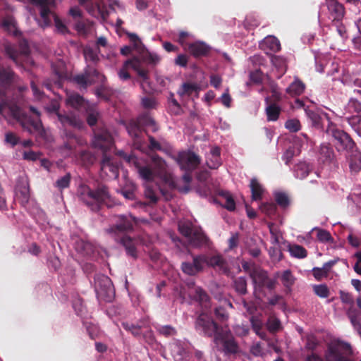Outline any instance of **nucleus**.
I'll use <instances>...</instances> for the list:
<instances>
[{"instance_id": "nucleus-10", "label": "nucleus", "mask_w": 361, "mask_h": 361, "mask_svg": "<svg viewBox=\"0 0 361 361\" xmlns=\"http://www.w3.org/2000/svg\"><path fill=\"white\" fill-rule=\"evenodd\" d=\"M224 327L219 325L210 315L204 312L200 313L195 322V329L197 331L204 336L214 339L218 333L221 332V329Z\"/></svg>"}, {"instance_id": "nucleus-9", "label": "nucleus", "mask_w": 361, "mask_h": 361, "mask_svg": "<svg viewBox=\"0 0 361 361\" xmlns=\"http://www.w3.org/2000/svg\"><path fill=\"white\" fill-rule=\"evenodd\" d=\"M353 354L352 346L349 343L338 340L328 346L325 361H353Z\"/></svg>"}, {"instance_id": "nucleus-15", "label": "nucleus", "mask_w": 361, "mask_h": 361, "mask_svg": "<svg viewBox=\"0 0 361 361\" xmlns=\"http://www.w3.org/2000/svg\"><path fill=\"white\" fill-rule=\"evenodd\" d=\"M20 80V78L10 67L0 68V97L7 94L11 86L18 84Z\"/></svg>"}, {"instance_id": "nucleus-38", "label": "nucleus", "mask_w": 361, "mask_h": 361, "mask_svg": "<svg viewBox=\"0 0 361 361\" xmlns=\"http://www.w3.org/2000/svg\"><path fill=\"white\" fill-rule=\"evenodd\" d=\"M74 27L78 34L86 35L91 30L92 23L88 20L80 18L75 21Z\"/></svg>"}, {"instance_id": "nucleus-11", "label": "nucleus", "mask_w": 361, "mask_h": 361, "mask_svg": "<svg viewBox=\"0 0 361 361\" xmlns=\"http://www.w3.org/2000/svg\"><path fill=\"white\" fill-rule=\"evenodd\" d=\"M214 342L216 345H221V350L226 355H235L240 351L238 342L227 326L221 329V332L215 336Z\"/></svg>"}, {"instance_id": "nucleus-53", "label": "nucleus", "mask_w": 361, "mask_h": 361, "mask_svg": "<svg viewBox=\"0 0 361 361\" xmlns=\"http://www.w3.org/2000/svg\"><path fill=\"white\" fill-rule=\"evenodd\" d=\"M157 332L165 337L173 336L176 334V330L171 325L158 326L156 328Z\"/></svg>"}, {"instance_id": "nucleus-59", "label": "nucleus", "mask_w": 361, "mask_h": 361, "mask_svg": "<svg viewBox=\"0 0 361 361\" xmlns=\"http://www.w3.org/2000/svg\"><path fill=\"white\" fill-rule=\"evenodd\" d=\"M261 210L266 214L271 216L276 214L277 207L274 202H266L262 204Z\"/></svg>"}, {"instance_id": "nucleus-25", "label": "nucleus", "mask_w": 361, "mask_h": 361, "mask_svg": "<svg viewBox=\"0 0 361 361\" xmlns=\"http://www.w3.org/2000/svg\"><path fill=\"white\" fill-rule=\"evenodd\" d=\"M189 244L193 247H200L207 245L208 238L200 228H195L191 235L188 238Z\"/></svg>"}, {"instance_id": "nucleus-48", "label": "nucleus", "mask_w": 361, "mask_h": 361, "mask_svg": "<svg viewBox=\"0 0 361 361\" xmlns=\"http://www.w3.org/2000/svg\"><path fill=\"white\" fill-rule=\"evenodd\" d=\"M313 291L316 295L322 298H326L330 295V290L326 284L314 285Z\"/></svg>"}, {"instance_id": "nucleus-28", "label": "nucleus", "mask_w": 361, "mask_h": 361, "mask_svg": "<svg viewBox=\"0 0 361 361\" xmlns=\"http://www.w3.org/2000/svg\"><path fill=\"white\" fill-rule=\"evenodd\" d=\"M350 171L357 173L361 170V152L355 148L347 153Z\"/></svg>"}, {"instance_id": "nucleus-35", "label": "nucleus", "mask_w": 361, "mask_h": 361, "mask_svg": "<svg viewBox=\"0 0 361 361\" xmlns=\"http://www.w3.org/2000/svg\"><path fill=\"white\" fill-rule=\"evenodd\" d=\"M335 158L333 148L329 144H322L319 150V159L324 163H331Z\"/></svg>"}, {"instance_id": "nucleus-58", "label": "nucleus", "mask_w": 361, "mask_h": 361, "mask_svg": "<svg viewBox=\"0 0 361 361\" xmlns=\"http://www.w3.org/2000/svg\"><path fill=\"white\" fill-rule=\"evenodd\" d=\"M60 104L57 99H51L45 106V109L49 114H55L58 116L59 112Z\"/></svg>"}, {"instance_id": "nucleus-12", "label": "nucleus", "mask_w": 361, "mask_h": 361, "mask_svg": "<svg viewBox=\"0 0 361 361\" xmlns=\"http://www.w3.org/2000/svg\"><path fill=\"white\" fill-rule=\"evenodd\" d=\"M92 145L94 148L101 149L104 154H106V152L114 147V138L106 128H97L94 130Z\"/></svg>"}, {"instance_id": "nucleus-41", "label": "nucleus", "mask_w": 361, "mask_h": 361, "mask_svg": "<svg viewBox=\"0 0 361 361\" xmlns=\"http://www.w3.org/2000/svg\"><path fill=\"white\" fill-rule=\"evenodd\" d=\"M84 102V98L78 93L68 94L66 98V104L75 109L82 106Z\"/></svg>"}, {"instance_id": "nucleus-61", "label": "nucleus", "mask_w": 361, "mask_h": 361, "mask_svg": "<svg viewBox=\"0 0 361 361\" xmlns=\"http://www.w3.org/2000/svg\"><path fill=\"white\" fill-rule=\"evenodd\" d=\"M127 35L133 44V48L137 51L142 50L143 44L139 37L135 33H128Z\"/></svg>"}, {"instance_id": "nucleus-2", "label": "nucleus", "mask_w": 361, "mask_h": 361, "mask_svg": "<svg viewBox=\"0 0 361 361\" xmlns=\"http://www.w3.org/2000/svg\"><path fill=\"white\" fill-rule=\"evenodd\" d=\"M78 195L80 200L92 210H98L101 204L109 207L111 195L104 185H99L95 190H92L88 185L81 184L78 189Z\"/></svg>"}, {"instance_id": "nucleus-8", "label": "nucleus", "mask_w": 361, "mask_h": 361, "mask_svg": "<svg viewBox=\"0 0 361 361\" xmlns=\"http://www.w3.org/2000/svg\"><path fill=\"white\" fill-rule=\"evenodd\" d=\"M127 161L135 165L140 176L146 181H152L157 175L161 173L165 170L166 166L165 161L158 156L152 158V164L145 166H141L137 161L135 156H128Z\"/></svg>"}, {"instance_id": "nucleus-30", "label": "nucleus", "mask_w": 361, "mask_h": 361, "mask_svg": "<svg viewBox=\"0 0 361 361\" xmlns=\"http://www.w3.org/2000/svg\"><path fill=\"white\" fill-rule=\"evenodd\" d=\"M353 94L354 97L348 103V109L349 111L356 113L355 116H361V90H354Z\"/></svg>"}, {"instance_id": "nucleus-45", "label": "nucleus", "mask_w": 361, "mask_h": 361, "mask_svg": "<svg viewBox=\"0 0 361 361\" xmlns=\"http://www.w3.org/2000/svg\"><path fill=\"white\" fill-rule=\"evenodd\" d=\"M345 119L354 131L361 137V116H348Z\"/></svg>"}, {"instance_id": "nucleus-27", "label": "nucleus", "mask_w": 361, "mask_h": 361, "mask_svg": "<svg viewBox=\"0 0 361 361\" xmlns=\"http://www.w3.org/2000/svg\"><path fill=\"white\" fill-rule=\"evenodd\" d=\"M95 290L96 291L102 295L104 291L107 295L113 293V284L111 279L106 276H99L95 279Z\"/></svg>"}, {"instance_id": "nucleus-63", "label": "nucleus", "mask_w": 361, "mask_h": 361, "mask_svg": "<svg viewBox=\"0 0 361 361\" xmlns=\"http://www.w3.org/2000/svg\"><path fill=\"white\" fill-rule=\"evenodd\" d=\"M250 322L254 331H259L263 327V322L258 316L252 315L250 318Z\"/></svg>"}, {"instance_id": "nucleus-40", "label": "nucleus", "mask_w": 361, "mask_h": 361, "mask_svg": "<svg viewBox=\"0 0 361 361\" xmlns=\"http://www.w3.org/2000/svg\"><path fill=\"white\" fill-rule=\"evenodd\" d=\"M247 279L245 277L240 276L233 279V287L235 292L240 295H245L247 293Z\"/></svg>"}, {"instance_id": "nucleus-16", "label": "nucleus", "mask_w": 361, "mask_h": 361, "mask_svg": "<svg viewBox=\"0 0 361 361\" xmlns=\"http://www.w3.org/2000/svg\"><path fill=\"white\" fill-rule=\"evenodd\" d=\"M176 161L182 170L192 171L200 164V158L192 152H180L178 154Z\"/></svg>"}, {"instance_id": "nucleus-5", "label": "nucleus", "mask_w": 361, "mask_h": 361, "mask_svg": "<svg viewBox=\"0 0 361 361\" xmlns=\"http://www.w3.org/2000/svg\"><path fill=\"white\" fill-rule=\"evenodd\" d=\"M31 2L40 8V17L39 25L42 27H46L51 24V18H54L56 31L62 35L69 32L66 25L61 19L51 11V7L55 4V0H30Z\"/></svg>"}, {"instance_id": "nucleus-6", "label": "nucleus", "mask_w": 361, "mask_h": 361, "mask_svg": "<svg viewBox=\"0 0 361 361\" xmlns=\"http://www.w3.org/2000/svg\"><path fill=\"white\" fill-rule=\"evenodd\" d=\"M160 57L159 55L154 53H151L149 51H147L141 59L137 57H134L131 59H128L125 62V66H127L128 65L130 66L134 71H135L140 78V86L146 92L145 84L146 82L149 80V70L146 68L144 66V63H147L148 65H152L153 66L158 64L160 61Z\"/></svg>"}, {"instance_id": "nucleus-18", "label": "nucleus", "mask_w": 361, "mask_h": 361, "mask_svg": "<svg viewBox=\"0 0 361 361\" xmlns=\"http://www.w3.org/2000/svg\"><path fill=\"white\" fill-rule=\"evenodd\" d=\"M192 262H183L181 263L182 271L188 276H195L202 272L204 268L205 257L200 255H192Z\"/></svg>"}, {"instance_id": "nucleus-34", "label": "nucleus", "mask_w": 361, "mask_h": 361, "mask_svg": "<svg viewBox=\"0 0 361 361\" xmlns=\"http://www.w3.org/2000/svg\"><path fill=\"white\" fill-rule=\"evenodd\" d=\"M1 27L11 35L18 36L19 31L16 27V21L12 16H6L1 23Z\"/></svg>"}, {"instance_id": "nucleus-26", "label": "nucleus", "mask_w": 361, "mask_h": 361, "mask_svg": "<svg viewBox=\"0 0 361 361\" xmlns=\"http://www.w3.org/2000/svg\"><path fill=\"white\" fill-rule=\"evenodd\" d=\"M186 50L194 57L197 58L207 56L210 51V47L203 42L197 41L190 43Z\"/></svg>"}, {"instance_id": "nucleus-24", "label": "nucleus", "mask_w": 361, "mask_h": 361, "mask_svg": "<svg viewBox=\"0 0 361 361\" xmlns=\"http://www.w3.org/2000/svg\"><path fill=\"white\" fill-rule=\"evenodd\" d=\"M116 240L118 241L126 249V253L128 256L133 259H137V252L136 249L135 239L130 237L128 235H123L121 237L115 238Z\"/></svg>"}, {"instance_id": "nucleus-60", "label": "nucleus", "mask_w": 361, "mask_h": 361, "mask_svg": "<svg viewBox=\"0 0 361 361\" xmlns=\"http://www.w3.org/2000/svg\"><path fill=\"white\" fill-rule=\"evenodd\" d=\"M285 127L290 132L295 133L300 129L301 125L298 119H289L285 123Z\"/></svg>"}, {"instance_id": "nucleus-20", "label": "nucleus", "mask_w": 361, "mask_h": 361, "mask_svg": "<svg viewBox=\"0 0 361 361\" xmlns=\"http://www.w3.org/2000/svg\"><path fill=\"white\" fill-rule=\"evenodd\" d=\"M326 6L329 11V18L331 23L342 21L345 13L343 5L336 0H326Z\"/></svg>"}, {"instance_id": "nucleus-13", "label": "nucleus", "mask_w": 361, "mask_h": 361, "mask_svg": "<svg viewBox=\"0 0 361 361\" xmlns=\"http://www.w3.org/2000/svg\"><path fill=\"white\" fill-rule=\"evenodd\" d=\"M255 290H262L264 288L272 290L276 288V280L269 277L267 271L262 269H255L250 273Z\"/></svg>"}, {"instance_id": "nucleus-29", "label": "nucleus", "mask_w": 361, "mask_h": 361, "mask_svg": "<svg viewBox=\"0 0 361 361\" xmlns=\"http://www.w3.org/2000/svg\"><path fill=\"white\" fill-rule=\"evenodd\" d=\"M282 112V108L279 104L271 102L266 104L265 114L269 122H275L279 120Z\"/></svg>"}, {"instance_id": "nucleus-19", "label": "nucleus", "mask_w": 361, "mask_h": 361, "mask_svg": "<svg viewBox=\"0 0 361 361\" xmlns=\"http://www.w3.org/2000/svg\"><path fill=\"white\" fill-rule=\"evenodd\" d=\"M6 51L10 59H11L17 66H20V55L27 56L30 54V47L28 42L25 39H21L18 44V49H16L12 47H7Z\"/></svg>"}, {"instance_id": "nucleus-4", "label": "nucleus", "mask_w": 361, "mask_h": 361, "mask_svg": "<svg viewBox=\"0 0 361 361\" xmlns=\"http://www.w3.org/2000/svg\"><path fill=\"white\" fill-rule=\"evenodd\" d=\"M338 295L342 304L346 306L347 317L361 336V295L355 299L352 293L343 290H339Z\"/></svg>"}, {"instance_id": "nucleus-42", "label": "nucleus", "mask_w": 361, "mask_h": 361, "mask_svg": "<svg viewBox=\"0 0 361 361\" xmlns=\"http://www.w3.org/2000/svg\"><path fill=\"white\" fill-rule=\"evenodd\" d=\"M267 328L270 333L275 334L282 329V324L279 319L271 315L267 319Z\"/></svg>"}, {"instance_id": "nucleus-33", "label": "nucleus", "mask_w": 361, "mask_h": 361, "mask_svg": "<svg viewBox=\"0 0 361 361\" xmlns=\"http://www.w3.org/2000/svg\"><path fill=\"white\" fill-rule=\"evenodd\" d=\"M305 89V83L298 78H295L286 88V92L291 97H297L302 94Z\"/></svg>"}, {"instance_id": "nucleus-57", "label": "nucleus", "mask_w": 361, "mask_h": 361, "mask_svg": "<svg viewBox=\"0 0 361 361\" xmlns=\"http://www.w3.org/2000/svg\"><path fill=\"white\" fill-rule=\"evenodd\" d=\"M317 238L322 243H332L334 241L331 233L324 229H318Z\"/></svg>"}, {"instance_id": "nucleus-51", "label": "nucleus", "mask_w": 361, "mask_h": 361, "mask_svg": "<svg viewBox=\"0 0 361 361\" xmlns=\"http://www.w3.org/2000/svg\"><path fill=\"white\" fill-rule=\"evenodd\" d=\"M264 44L274 52L281 50V44L279 40L275 37H268L264 40Z\"/></svg>"}, {"instance_id": "nucleus-31", "label": "nucleus", "mask_w": 361, "mask_h": 361, "mask_svg": "<svg viewBox=\"0 0 361 361\" xmlns=\"http://www.w3.org/2000/svg\"><path fill=\"white\" fill-rule=\"evenodd\" d=\"M58 120L63 127L80 128L82 122L79 118L74 115L58 114Z\"/></svg>"}, {"instance_id": "nucleus-37", "label": "nucleus", "mask_w": 361, "mask_h": 361, "mask_svg": "<svg viewBox=\"0 0 361 361\" xmlns=\"http://www.w3.org/2000/svg\"><path fill=\"white\" fill-rule=\"evenodd\" d=\"M250 187L252 193V200L254 201L260 200L262 198L264 189L257 178H253L250 180Z\"/></svg>"}, {"instance_id": "nucleus-22", "label": "nucleus", "mask_w": 361, "mask_h": 361, "mask_svg": "<svg viewBox=\"0 0 361 361\" xmlns=\"http://www.w3.org/2000/svg\"><path fill=\"white\" fill-rule=\"evenodd\" d=\"M200 256H204L205 257L204 267L207 266L213 267L224 274H228L229 273V268L227 262L221 255L209 257L207 255L201 254Z\"/></svg>"}, {"instance_id": "nucleus-44", "label": "nucleus", "mask_w": 361, "mask_h": 361, "mask_svg": "<svg viewBox=\"0 0 361 361\" xmlns=\"http://www.w3.org/2000/svg\"><path fill=\"white\" fill-rule=\"evenodd\" d=\"M288 251L291 256L299 259L305 258L307 255V250L302 245L296 244L290 245L288 247Z\"/></svg>"}, {"instance_id": "nucleus-47", "label": "nucleus", "mask_w": 361, "mask_h": 361, "mask_svg": "<svg viewBox=\"0 0 361 361\" xmlns=\"http://www.w3.org/2000/svg\"><path fill=\"white\" fill-rule=\"evenodd\" d=\"M214 314L216 319L221 323L226 322L229 319V314L226 307L222 305L216 307L214 309Z\"/></svg>"}, {"instance_id": "nucleus-54", "label": "nucleus", "mask_w": 361, "mask_h": 361, "mask_svg": "<svg viewBox=\"0 0 361 361\" xmlns=\"http://www.w3.org/2000/svg\"><path fill=\"white\" fill-rule=\"evenodd\" d=\"M142 124L150 127L153 133L157 132L159 130V126L156 123L154 118L151 116L146 115L140 117Z\"/></svg>"}, {"instance_id": "nucleus-36", "label": "nucleus", "mask_w": 361, "mask_h": 361, "mask_svg": "<svg viewBox=\"0 0 361 361\" xmlns=\"http://www.w3.org/2000/svg\"><path fill=\"white\" fill-rule=\"evenodd\" d=\"M200 90L199 85L196 83L184 82L178 90L177 94L180 97L185 95L189 97L192 95L193 92H196L197 96Z\"/></svg>"}, {"instance_id": "nucleus-46", "label": "nucleus", "mask_w": 361, "mask_h": 361, "mask_svg": "<svg viewBox=\"0 0 361 361\" xmlns=\"http://www.w3.org/2000/svg\"><path fill=\"white\" fill-rule=\"evenodd\" d=\"M310 171V166L307 163L301 162L295 166V176L298 178L303 179L309 175Z\"/></svg>"}, {"instance_id": "nucleus-21", "label": "nucleus", "mask_w": 361, "mask_h": 361, "mask_svg": "<svg viewBox=\"0 0 361 361\" xmlns=\"http://www.w3.org/2000/svg\"><path fill=\"white\" fill-rule=\"evenodd\" d=\"M305 113L307 118L311 121L312 126L317 129L322 130L325 123H327V126L329 124H334L329 120L328 115L325 113H319L317 111L305 109Z\"/></svg>"}, {"instance_id": "nucleus-1", "label": "nucleus", "mask_w": 361, "mask_h": 361, "mask_svg": "<svg viewBox=\"0 0 361 361\" xmlns=\"http://www.w3.org/2000/svg\"><path fill=\"white\" fill-rule=\"evenodd\" d=\"M6 107L9 108L12 116L20 123L25 130H27L30 134L36 133L40 136L44 135V130L41 121L32 118L20 107L16 104H10L7 94L4 96V97H0V114H2Z\"/></svg>"}, {"instance_id": "nucleus-49", "label": "nucleus", "mask_w": 361, "mask_h": 361, "mask_svg": "<svg viewBox=\"0 0 361 361\" xmlns=\"http://www.w3.org/2000/svg\"><path fill=\"white\" fill-rule=\"evenodd\" d=\"M195 228H196V227H194L190 222H180L178 224V231L187 238L191 235Z\"/></svg>"}, {"instance_id": "nucleus-23", "label": "nucleus", "mask_w": 361, "mask_h": 361, "mask_svg": "<svg viewBox=\"0 0 361 361\" xmlns=\"http://www.w3.org/2000/svg\"><path fill=\"white\" fill-rule=\"evenodd\" d=\"M101 169L108 176L116 178L118 176V164L114 162L110 156L103 154Z\"/></svg>"}, {"instance_id": "nucleus-50", "label": "nucleus", "mask_w": 361, "mask_h": 361, "mask_svg": "<svg viewBox=\"0 0 361 361\" xmlns=\"http://www.w3.org/2000/svg\"><path fill=\"white\" fill-rule=\"evenodd\" d=\"M121 325L125 330L130 332L135 337H137L141 335L142 326L140 325L134 324L127 322H122Z\"/></svg>"}, {"instance_id": "nucleus-55", "label": "nucleus", "mask_w": 361, "mask_h": 361, "mask_svg": "<svg viewBox=\"0 0 361 361\" xmlns=\"http://www.w3.org/2000/svg\"><path fill=\"white\" fill-rule=\"evenodd\" d=\"M276 204L281 207L286 208L290 204L288 196L285 192H276L274 195Z\"/></svg>"}, {"instance_id": "nucleus-7", "label": "nucleus", "mask_w": 361, "mask_h": 361, "mask_svg": "<svg viewBox=\"0 0 361 361\" xmlns=\"http://www.w3.org/2000/svg\"><path fill=\"white\" fill-rule=\"evenodd\" d=\"M325 133L332 137L334 145L338 152L347 154L357 148L356 144L350 135L339 129L336 124H329L325 129Z\"/></svg>"}, {"instance_id": "nucleus-52", "label": "nucleus", "mask_w": 361, "mask_h": 361, "mask_svg": "<svg viewBox=\"0 0 361 361\" xmlns=\"http://www.w3.org/2000/svg\"><path fill=\"white\" fill-rule=\"evenodd\" d=\"M71 175L70 173H67L66 175H64L63 176L61 177L60 178H59L56 181L55 186L59 190L61 191L63 189L67 188L69 187L70 183H71Z\"/></svg>"}, {"instance_id": "nucleus-62", "label": "nucleus", "mask_w": 361, "mask_h": 361, "mask_svg": "<svg viewBox=\"0 0 361 361\" xmlns=\"http://www.w3.org/2000/svg\"><path fill=\"white\" fill-rule=\"evenodd\" d=\"M207 164L211 169H216L221 164V157H214V156H209L207 159Z\"/></svg>"}, {"instance_id": "nucleus-64", "label": "nucleus", "mask_w": 361, "mask_h": 361, "mask_svg": "<svg viewBox=\"0 0 361 361\" xmlns=\"http://www.w3.org/2000/svg\"><path fill=\"white\" fill-rule=\"evenodd\" d=\"M80 159L85 164H92L94 161V157L89 151H82L80 154Z\"/></svg>"}, {"instance_id": "nucleus-56", "label": "nucleus", "mask_w": 361, "mask_h": 361, "mask_svg": "<svg viewBox=\"0 0 361 361\" xmlns=\"http://www.w3.org/2000/svg\"><path fill=\"white\" fill-rule=\"evenodd\" d=\"M145 195L146 198L149 200L151 203L155 204L158 202L159 198L157 195V193L153 187L149 184L146 185Z\"/></svg>"}, {"instance_id": "nucleus-43", "label": "nucleus", "mask_w": 361, "mask_h": 361, "mask_svg": "<svg viewBox=\"0 0 361 361\" xmlns=\"http://www.w3.org/2000/svg\"><path fill=\"white\" fill-rule=\"evenodd\" d=\"M219 195L224 200V207L228 211H234L235 209V202L232 195L227 191L221 190L219 192Z\"/></svg>"}, {"instance_id": "nucleus-39", "label": "nucleus", "mask_w": 361, "mask_h": 361, "mask_svg": "<svg viewBox=\"0 0 361 361\" xmlns=\"http://www.w3.org/2000/svg\"><path fill=\"white\" fill-rule=\"evenodd\" d=\"M191 297L193 300L197 301L202 306L205 307L208 306L209 297L206 291L202 288L196 287L195 288V293Z\"/></svg>"}, {"instance_id": "nucleus-32", "label": "nucleus", "mask_w": 361, "mask_h": 361, "mask_svg": "<svg viewBox=\"0 0 361 361\" xmlns=\"http://www.w3.org/2000/svg\"><path fill=\"white\" fill-rule=\"evenodd\" d=\"M280 277L283 286L288 291H290L292 286L294 285L295 278L293 275L290 269L283 271L282 273L279 271L276 273V278Z\"/></svg>"}, {"instance_id": "nucleus-17", "label": "nucleus", "mask_w": 361, "mask_h": 361, "mask_svg": "<svg viewBox=\"0 0 361 361\" xmlns=\"http://www.w3.org/2000/svg\"><path fill=\"white\" fill-rule=\"evenodd\" d=\"M126 128L129 135L133 140L134 147L141 149L143 146V130L140 118L137 120H130L126 123Z\"/></svg>"}, {"instance_id": "nucleus-14", "label": "nucleus", "mask_w": 361, "mask_h": 361, "mask_svg": "<svg viewBox=\"0 0 361 361\" xmlns=\"http://www.w3.org/2000/svg\"><path fill=\"white\" fill-rule=\"evenodd\" d=\"M136 224L135 218L131 215H120L114 225H113L109 231L115 235V238L121 237L123 235H127L126 233L133 230L134 225Z\"/></svg>"}, {"instance_id": "nucleus-3", "label": "nucleus", "mask_w": 361, "mask_h": 361, "mask_svg": "<svg viewBox=\"0 0 361 361\" xmlns=\"http://www.w3.org/2000/svg\"><path fill=\"white\" fill-rule=\"evenodd\" d=\"M106 77L101 74L96 68L87 66L82 73L75 75L73 78V81L76 83L80 89L86 90L97 82H105ZM95 94L98 97L107 99L110 95L109 88L104 84L98 87L95 90Z\"/></svg>"}]
</instances>
